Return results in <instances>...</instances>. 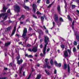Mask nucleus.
Wrapping results in <instances>:
<instances>
[{
    "instance_id": "nucleus-2",
    "label": "nucleus",
    "mask_w": 79,
    "mask_h": 79,
    "mask_svg": "<svg viewBox=\"0 0 79 79\" xmlns=\"http://www.w3.org/2000/svg\"><path fill=\"white\" fill-rule=\"evenodd\" d=\"M27 32V29H26V28H24L23 31V33L22 35V37H23V39H25L27 38V37H25V36H26V33Z\"/></svg>"
},
{
    "instance_id": "nucleus-39",
    "label": "nucleus",
    "mask_w": 79,
    "mask_h": 79,
    "mask_svg": "<svg viewBox=\"0 0 79 79\" xmlns=\"http://www.w3.org/2000/svg\"><path fill=\"white\" fill-rule=\"evenodd\" d=\"M6 79V77H0V79Z\"/></svg>"
},
{
    "instance_id": "nucleus-35",
    "label": "nucleus",
    "mask_w": 79,
    "mask_h": 79,
    "mask_svg": "<svg viewBox=\"0 0 79 79\" xmlns=\"http://www.w3.org/2000/svg\"><path fill=\"white\" fill-rule=\"evenodd\" d=\"M50 64H51V65H53V59H51V61L50 62Z\"/></svg>"
},
{
    "instance_id": "nucleus-64",
    "label": "nucleus",
    "mask_w": 79,
    "mask_h": 79,
    "mask_svg": "<svg viewBox=\"0 0 79 79\" xmlns=\"http://www.w3.org/2000/svg\"><path fill=\"white\" fill-rule=\"evenodd\" d=\"M77 13L79 14V10H77Z\"/></svg>"
},
{
    "instance_id": "nucleus-23",
    "label": "nucleus",
    "mask_w": 79,
    "mask_h": 79,
    "mask_svg": "<svg viewBox=\"0 0 79 79\" xmlns=\"http://www.w3.org/2000/svg\"><path fill=\"white\" fill-rule=\"evenodd\" d=\"M64 2L65 4V8H66V7H67V3H66V2L65 0H64Z\"/></svg>"
},
{
    "instance_id": "nucleus-5",
    "label": "nucleus",
    "mask_w": 79,
    "mask_h": 79,
    "mask_svg": "<svg viewBox=\"0 0 79 79\" xmlns=\"http://www.w3.org/2000/svg\"><path fill=\"white\" fill-rule=\"evenodd\" d=\"M54 19L55 21L56 22V23L58 24L59 23V21H58V15L57 14H55L54 15Z\"/></svg>"
},
{
    "instance_id": "nucleus-10",
    "label": "nucleus",
    "mask_w": 79,
    "mask_h": 79,
    "mask_svg": "<svg viewBox=\"0 0 79 79\" xmlns=\"http://www.w3.org/2000/svg\"><path fill=\"white\" fill-rule=\"evenodd\" d=\"M23 60L22 59H20V60H17V63L18 64H21L23 63Z\"/></svg>"
},
{
    "instance_id": "nucleus-51",
    "label": "nucleus",
    "mask_w": 79,
    "mask_h": 79,
    "mask_svg": "<svg viewBox=\"0 0 79 79\" xmlns=\"http://www.w3.org/2000/svg\"><path fill=\"white\" fill-rule=\"evenodd\" d=\"M52 23L53 24V26H55V22H53Z\"/></svg>"
},
{
    "instance_id": "nucleus-41",
    "label": "nucleus",
    "mask_w": 79,
    "mask_h": 79,
    "mask_svg": "<svg viewBox=\"0 0 79 79\" xmlns=\"http://www.w3.org/2000/svg\"><path fill=\"white\" fill-rule=\"evenodd\" d=\"M28 51H29V52H33L32 49L31 50V48L28 49Z\"/></svg>"
},
{
    "instance_id": "nucleus-9",
    "label": "nucleus",
    "mask_w": 79,
    "mask_h": 79,
    "mask_svg": "<svg viewBox=\"0 0 79 79\" xmlns=\"http://www.w3.org/2000/svg\"><path fill=\"white\" fill-rule=\"evenodd\" d=\"M71 71V69H70V67L69 66V64H68V75H69V74H70V71Z\"/></svg>"
},
{
    "instance_id": "nucleus-55",
    "label": "nucleus",
    "mask_w": 79,
    "mask_h": 79,
    "mask_svg": "<svg viewBox=\"0 0 79 79\" xmlns=\"http://www.w3.org/2000/svg\"><path fill=\"white\" fill-rule=\"evenodd\" d=\"M40 42H43V39H41L40 40Z\"/></svg>"
},
{
    "instance_id": "nucleus-37",
    "label": "nucleus",
    "mask_w": 79,
    "mask_h": 79,
    "mask_svg": "<svg viewBox=\"0 0 79 79\" xmlns=\"http://www.w3.org/2000/svg\"><path fill=\"white\" fill-rule=\"evenodd\" d=\"M54 63H55V64L56 66H57V65H58V63H57V61H55L54 62Z\"/></svg>"
},
{
    "instance_id": "nucleus-40",
    "label": "nucleus",
    "mask_w": 79,
    "mask_h": 79,
    "mask_svg": "<svg viewBox=\"0 0 79 79\" xmlns=\"http://www.w3.org/2000/svg\"><path fill=\"white\" fill-rule=\"evenodd\" d=\"M31 46V45L30 44H28L27 46V47H30Z\"/></svg>"
},
{
    "instance_id": "nucleus-49",
    "label": "nucleus",
    "mask_w": 79,
    "mask_h": 79,
    "mask_svg": "<svg viewBox=\"0 0 79 79\" xmlns=\"http://www.w3.org/2000/svg\"><path fill=\"white\" fill-rule=\"evenodd\" d=\"M15 36H17V37H20V35H19L18 34H16L15 35Z\"/></svg>"
},
{
    "instance_id": "nucleus-47",
    "label": "nucleus",
    "mask_w": 79,
    "mask_h": 79,
    "mask_svg": "<svg viewBox=\"0 0 79 79\" xmlns=\"http://www.w3.org/2000/svg\"><path fill=\"white\" fill-rule=\"evenodd\" d=\"M32 28L31 27H29V31H32Z\"/></svg>"
},
{
    "instance_id": "nucleus-17",
    "label": "nucleus",
    "mask_w": 79,
    "mask_h": 79,
    "mask_svg": "<svg viewBox=\"0 0 79 79\" xmlns=\"http://www.w3.org/2000/svg\"><path fill=\"white\" fill-rule=\"evenodd\" d=\"M41 76H42V75L41 74H39L37 75V77L36 78V79H40L41 77Z\"/></svg>"
},
{
    "instance_id": "nucleus-58",
    "label": "nucleus",
    "mask_w": 79,
    "mask_h": 79,
    "mask_svg": "<svg viewBox=\"0 0 79 79\" xmlns=\"http://www.w3.org/2000/svg\"><path fill=\"white\" fill-rule=\"evenodd\" d=\"M69 20V21H72V19H71V18H69V19H68Z\"/></svg>"
},
{
    "instance_id": "nucleus-7",
    "label": "nucleus",
    "mask_w": 79,
    "mask_h": 79,
    "mask_svg": "<svg viewBox=\"0 0 79 79\" xmlns=\"http://www.w3.org/2000/svg\"><path fill=\"white\" fill-rule=\"evenodd\" d=\"M33 52L35 53L36 52H37L38 49H37V47H35L33 48L32 49Z\"/></svg>"
},
{
    "instance_id": "nucleus-18",
    "label": "nucleus",
    "mask_w": 79,
    "mask_h": 79,
    "mask_svg": "<svg viewBox=\"0 0 79 79\" xmlns=\"http://www.w3.org/2000/svg\"><path fill=\"white\" fill-rule=\"evenodd\" d=\"M24 66V64H23V65L22 66L21 68L20 69L19 71V74H21V71H22V69H23V67Z\"/></svg>"
},
{
    "instance_id": "nucleus-63",
    "label": "nucleus",
    "mask_w": 79,
    "mask_h": 79,
    "mask_svg": "<svg viewBox=\"0 0 79 79\" xmlns=\"http://www.w3.org/2000/svg\"><path fill=\"white\" fill-rule=\"evenodd\" d=\"M40 56H44V55H43L42 53H41Z\"/></svg>"
},
{
    "instance_id": "nucleus-26",
    "label": "nucleus",
    "mask_w": 79,
    "mask_h": 79,
    "mask_svg": "<svg viewBox=\"0 0 79 79\" xmlns=\"http://www.w3.org/2000/svg\"><path fill=\"white\" fill-rule=\"evenodd\" d=\"M15 31H13L12 32V34L10 36V37L11 38V37H12V36L14 34H15Z\"/></svg>"
},
{
    "instance_id": "nucleus-32",
    "label": "nucleus",
    "mask_w": 79,
    "mask_h": 79,
    "mask_svg": "<svg viewBox=\"0 0 79 79\" xmlns=\"http://www.w3.org/2000/svg\"><path fill=\"white\" fill-rule=\"evenodd\" d=\"M73 52H76V48L74 47L73 49Z\"/></svg>"
},
{
    "instance_id": "nucleus-6",
    "label": "nucleus",
    "mask_w": 79,
    "mask_h": 79,
    "mask_svg": "<svg viewBox=\"0 0 79 79\" xmlns=\"http://www.w3.org/2000/svg\"><path fill=\"white\" fill-rule=\"evenodd\" d=\"M33 10L34 11V13H35V11H36V8L37 7V5H36L34 4L32 5Z\"/></svg>"
},
{
    "instance_id": "nucleus-28",
    "label": "nucleus",
    "mask_w": 79,
    "mask_h": 79,
    "mask_svg": "<svg viewBox=\"0 0 79 79\" xmlns=\"http://www.w3.org/2000/svg\"><path fill=\"white\" fill-rule=\"evenodd\" d=\"M57 66H58V67L60 68V67H61V64L60 63H59L58 64H57Z\"/></svg>"
},
{
    "instance_id": "nucleus-54",
    "label": "nucleus",
    "mask_w": 79,
    "mask_h": 79,
    "mask_svg": "<svg viewBox=\"0 0 79 79\" xmlns=\"http://www.w3.org/2000/svg\"><path fill=\"white\" fill-rule=\"evenodd\" d=\"M50 48H48L47 49V52H49L50 51Z\"/></svg>"
},
{
    "instance_id": "nucleus-33",
    "label": "nucleus",
    "mask_w": 79,
    "mask_h": 79,
    "mask_svg": "<svg viewBox=\"0 0 79 79\" xmlns=\"http://www.w3.org/2000/svg\"><path fill=\"white\" fill-rule=\"evenodd\" d=\"M46 66L48 68V69H50V68H51V66H49L48 65V64H46Z\"/></svg>"
},
{
    "instance_id": "nucleus-24",
    "label": "nucleus",
    "mask_w": 79,
    "mask_h": 79,
    "mask_svg": "<svg viewBox=\"0 0 79 79\" xmlns=\"http://www.w3.org/2000/svg\"><path fill=\"white\" fill-rule=\"evenodd\" d=\"M76 39L78 41H79V35H78L76 36Z\"/></svg>"
},
{
    "instance_id": "nucleus-3",
    "label": "nucleus",
    "mask_w": 79,
    "mask_h": 79,
    "mask_svg": "<svg viewBox=\"0 0 79 79\" xmlns=\"http://www.w3.org/2000/svg\"><path fill=\"white\" fill-rule=\"evenodd\" d=\"M7 13H2L1 14H0V18H2H2H4L3 19L4 21L6 19L8 16L7 15Z\"/></svg>"
},
{
    "instance_id": "nucleus-46",
    "label": "nucleus",
    "mask_w": 79,
    "mask_h": 79,
    "mask_svg": "<svg viewBox=\"0 0 79 79\" xmlns=\"http://www.w3.org/2000/svg\"><path fill=\"white\" fill-rule=\"evenodd\" d=\"M28 57H30V58H32L33 57V56L32 55H28Z\"/></svg>"
},
{
    "instance_id": "nucleus-43",
    "label": "nucleus",
    "mask_w": 79,
    "mask_h": 79,
    "mask_svg": "<svg viewBox=\"0 0 79 79\" xmlns=\"http://www.w3.org/2000/svg\"><path fill=\"white\" fill-rule=\"evenodd\" d=\"M33 17H34V18H36V19L37 18V16H36L35 15H33Z\"/></svg>"
},
{
    "instance_id": "nucleus-31",
    "label": "nucleus",
    "mask_w": 79,
    "mask_h": 79,
    "mask_svg": "<svg viewBox=\"0 0 79 79\" xmlns=\"http://www.w3.org/2000/svg\"><path fill=\"white\" fill-rule=\"evenodd\" d=\"M45 71L46 72V74H48V75H50V73H49V72H48V71H47V70H45Z\"/></svg>"
},
{
    "instance_id": "nucleus-30",
    "label": "nucleus",
    "mask_w": 79,
    "mask_h": 79,
    "mask_svg": "<svg viewBox=\"0 0 79 79\" xmlns=\"http://www.w3.org/2000/svg\"><path fill=\"white\" fill-rule=\"evenodd\" d=\"M76 7V5H72V9H74V8H75V7Z\"/></svg>"
},
{
    "instance_id": "nucleus-52",
    "label": "nucleus",
    "mask_w": 79,
    "mask_h": 79,
    "mask_svg": "<svg viewBox=\"0 0 79 79\" xmlns=\"http://www.w3.org/2000/svg\"><path fill=\"white\" fill-rule=\"evenodd\" d=\"M40 12H39V11H37V12H36V14H37V15H39V14H40Z\"/></svg>"
},
{
    "instance_id": "nucleus-15",
    "label": "nucleus",
    "mask_w": 79,
    "mask_h": 79,
    "mask_svg": "<svg viewBox=\"0 0 79 79\" xmlns=\"http://www.w3.org/2000/svg\"><path fill=\"white\" fill-rule=\"evenodd\" d=\"M57 10L59 12H60L61 11V9H60V6L59 5H58L57 8Z\"/></svg>"
},
{
    "instance_id": "nucleus-48",
    "label": "nucleus",
    "mask_w": 79,
    "mask_h": 79,
    "mask_svg": "<svg viewBox=\"0 0 79 79\" xmlns=\"http://www.w3.org/2000/svg\"><path fill=\"white\" fill-rule=\"evenodd\" d=\"M7 13H10V9H9L7 11Z\"/></svg>"
},
{
    "instance_id": "nucleus-8",
    "label": "nucleus",
    "mask_w": 79,
    "mask_h": 79,
    "mask_svg": "<svg viewBox=\"0 0 79 79\" xmlns=\"http://www.w3.org/2000/svg\"><path fill=\"white\" fill-rule=\"evenodd\" d=\"M64 55L65 57H68V51L66 50L64 52Z\"/></svg>"
},
{
    "instance_id": "nucleus-53",
    "label": "nucleus",
    "mask_w": 79,
    "mask_h": 79,
    "mask_svg": "<svg viewBox=\"0 0 79 79\" xmlns=\"http://www.w3.org/2000/svg\"><path fill=\"white\" fill-rule=\"evenodd\" d=\"M20 24H23L24 23V22H20Z\"/></svg>"
},
{
    "instance_id": "nucleus-59",
    "label": "nucleus",
    "mask_w": 79,
    "mask_h": 79,
    "mask_svg": "<svg viewBox=\"0 0 79 79\" xmlns=\"http://www.w3.org/2000/svg\"><path fill=\"white\" fill-rule=\"evenodd\" d=\"M31 74H30V75H29V76L28 77V78L27 79H30V77H31Z\"/></svg>"
},
{
    "instance_id": "nucleus-13",
    "label": "nucleus",
    "mask_w": 79,
    "mask_h": 79,
    "mask_svg": "<svg viewBox=\"0 0 79 79\" xmlns=\"http://www.w3.org/2000/svg\"><path fill=\"white\" fill-rule=\"evenodd\" d=\"M38 31L39 32V34H42V35L44 34V32H43V31L42 30H38Z\"/></svg>"
},
{
    "instance_id": "nucleus-57",
    "label": "nucleus",
    "mask_w": 79,
    "mask_h": 79,
    "mask_svg": "<svg viewBox=\"0 0 79 79\" xmlns=\"http://www.w3.org/2000/svg\"><path fill=\"white\" fill-rule=\"evenodd\" d=\"M12 63H10L9 64V66H12Z\"/></svg>"
},
{
    "instance_id": "nucleus-38",
    "label": "nucleus",
    "mask_w": 79,
    "mask_h": 79,
    "mask_svg": "<svg viewBox=\"0 0 79 79\" xmlns=\"http://www.w3.org/2000/svg\"><path fill=\"white\" fill-rule=\"evenodd\" d=\"M46 3L47 4H49V3H50V1H49V0H47Z\"/></svg>"
},
{
    "instance_id": "nucleus-61",
    "label": "nucleus",
    "mask_w": 79,
    "mask_h": 79,
    "mask_svg": "<svg viewBox=\"0 0 79 79\" xmlns=\"http://www.w3.org/2000/svg\"><path fill=\"white\" fill-rule=\"evenodd\" d=\"M45 32H46L47 33V34H48V30H46Z\"/></svg>"
},
{
    "instance_id": "nucleus-22",
    "label": "nucleus",
    "mask_w": 79,
    "mask_h": 79,
    "mask_svg": "<svg viewBox=\"0 0 79 79\" xmlns=\"http://www.w3.org/2000/svg\"><path fill=\"white\" fill-rule=\"evenodd\" d=\"M24 8L26 9V10H29V7L28 6H24Z\"/></svg>"
},
{
    "instance_id": "nucleus-19",
    "label": "nucleus",
    "mask_w": 79,
    "mask_h": 79,
    "mask_svg": "<svg viewBox=\"0 0 79 79\" xmlns=\"http://www.w3.org/2000/svg\"><path fill=\"white\" fill-rule=\"evenodd\" d=\"M54 3L55 2L54 1L52 3L49 5V6L48 7V8H50V7L52 6V5H53V3Z\"/></svg>"
},
{
    "instance_id": "nucleus-36",
    "label": "nucleus",
    "mask_w": 79,
    "mask_h": 79,
    "mask_svg": "<svg viewBox=\"0 0 79 79\" xmlns=\"http://www.w3.org/2000/svg\"><path fill=\"white\" fill-rule=\"evenodd\" d=\"M15 52L19 53V51H18V49H15Z\"/></svg>"
},
{
    "instance_id": "nucleus-21",
    "label": "nucleus",
    "mask_w": 79,
    "mask_h": 79,
    "mask_svg": "<svg viewBox=\"0 0 79 79\" xmlns=\"http://www.w3.org/2000/svg\"><path fill=\"white\" fill-rule=\"evenodd\" d=\"M20 58V55H18V56L16 57L17 61H18L19 60V59Z\"/></svg>"
},
{
    "instance_id": "nucleus-34",
    "label": "nucleus",
    "mask_w": 79,
    "mask_h": 79,
    "mask_svg": "<svg viewBox=\"0 0 79 79\" xmlns=\"http://www.w3.org/2000/svg\"><path fill=\"white\" fill-rule=\"evenodd\" d=\"M59 19L60 21H61L62 22H63V21H63V19L62 18L60 17Z\"/></svg>"
},
{
    "instance_id": "nucleus-50",
    "label": "nucleus",
    "mask_w": 79,
    "mask_h": 79,
    "mask_svg": "<svg viewBox=\"0 0 79 79\" xmlns=\"http://www.w3.org/2000/svg\"><path fill=\"white\" fill-rule=\"evenodd\" d=\"M40 47L41 48H42L43 47V45L42 44H40Z\"/></svg>"
},
{
    "instance_id": "nucleus-1",
    "label": "nucleus",
    "mask_w": 79,
    "mask_h": 79,
    "mask_svg": "<svg viewBox=\"0 0 79 79\" xmlns=\"http://www.w3.org/2000/svg\"><path fill=\"white\" fill-rule=\"evenodd\" d=\"M44 42L45 44H44V47L43 51V52L44 54L45 55V52H46V49L47 48V45L48 44V42H50V40H49V38L47 36L44 35Z\"/></svg>"
},
{
    "instance_id": "nucleus-11",
    "label": "nucleus",
    "mask_w": 79,
    "mask_h": 79,
    "mask_svg": "<svg viewBox=\"0 0 79 79\" xmlns=\"http://www.w3.org/2000/svg\"><path fill=\"white\" fill-rule=\"evenodd\" d=\"M63 68L64 70L66 69H67V64H64V66H63Z\"/></svg>"
},
{
    "instance_id": "nucleus-62",
    "label": "nucleus",
    "mask_w": 79,
    "mask_h": 79,
    "mask_svg": "<svg viewBox=\"0 0 79 79\" xmlns=\"http://www.w3.org/2000/svg\"><path fill=\"white\" fill-rule=\"evenodd\" d=\"M4 70H8V68H5L4 69Z\"/></svg>"
},
{
    "instance_id": "nucleus-56",
    "label": "nucleus",
    "mask_w": 79,
    "mask_h": 79,
    "mask_svg": "<svg viewBox=\"0 0 79 79\" xmlns=\"http://www.w3.org/2000/svg\"><path fill=\"white\" fill-rule=\"evenodd\" d=\"M54 74H56V70L55 69V70L54 71Z\"/></svg>"
},
{
    "instance_id": "nucleus-4",
    "label": "nucleus",
    "mask_w": 79,
    "mask_h": 79,
    "mask_svg": "<svg viewBox=\"0 0 79 79\" xmlns=\"http://www.w3.org/2000/svg\"><path fill=\"white\" fill-rule=\"evenodd\" d=\"M15 11L17 12V13H19V11H20V10H21V7L19 6L15 5Z\"/></svg>"
},
{
    "instance_id": "nucleus-12",
    "label": "nucleus",
    "mask_w": 79,
    "mask_h": 79,
    "mask_svg": "<svg viewBox=\"0 0 79 79\" xmlns=\"http://www.w3.org/2000/svg\"><path fill=\"white\" fill-rule=\"evenodd\" d=\"M7 9V8H6L5 7H3V10H1V12H6V10Z\"/></svg>"
},
{
    "instance_id": "nucleus-16",
    "label": "nucleus",
    "mask_w": 79,
    "mask_h": 79,
    "mask_svg": "<svg viewBox=\"0 0 79 79\" xmlns=\"http://www.w3.org/2000/svg\"><path fill=\"white\" fill-rule=\"evenodd\" d=\"M12 27L11 26H10L9 27L6 28L7 31H10L11 29V28Z\"/></svg>"
},
{
    "instance_id": "nucleus-27",
    "label": "nucleus",
    "mask_w": 79,
    "mask_h": 79,
    "mask_svg": "<svg viewBox=\"0 0 79 79\" xmlns=\"http://www.w3.org/2000/svg\"><path fill=\"white\" fill-rule=\"evenodd\" d=\"M21 18H22L23 19H24L25 18V16L24 15H22L21 16Z\"/></svg>"
},
{
    "instance_id": "nucleus-25",
    "label": "nucleus",
    "mask_w": 79,
    "mask_h": 79,
    "mask_svg": "<svg viewBox=\"0 0 79 79\" xmlns=\"http://www.w3.org/2000/svg\"><path fill=\"white\" fill-rule=\"evenodd\" d=\"M45 62L46 63V64H49V62H47V61H48V59H45Z\"/></svg>"
},
{
    "instance_id": "nucleus-45",
    "label": "nucleus",
    "mask_w": 79,
    "mask_h": 79,
    "mask_svg": "<svg viewBox=\"0 0 79 79\" xmlns=\"http://www.w3.org/2000/svg\"><path fill=\"white\" fill-rule=\"evenodd\" d=\"M40 19L41 20H44V17L42 16L40 18Z\"/></svg>"
},
{
    "instance_id": "nucleus-14",
    "label": "nucleus",
    "mask_w": 79,
    "mask_h": 79,
    "mask_svg": "<svg viewBox=\"0 0 79 79\" xmlns=\"http://www.w3.org/2000/svg\"><path fill=\"white\" fill-rule=\"evenodd\" d=\"M11 44V42H9L7 43H5V47H8V45Z\"/></svg>"
},
{
    "instance_id": "nucleus-42",
    "label": "nucleus",
    "mask_w": 79,
    "mask_h": 79,
    "mask_svg": "<svg viewBox=\"0 0 79 79\" xmlns=\"http://www.w3.org/2000/svg\"><path fill=\"white\" fill-rule=\"evenodd\" d=\"M16 27H14V28L13 31H14V32H15L16 30Z\"/></svg>"
},
{
    "instance_id": "nucleus-44",
    "label": "nucleus",
    "mask_w": 79,
    "mask_h": 79,
    "mask_svg": "<svg viewBox=\"0 0 79 79\" xmlns=\"http://www.w3.org/2000/svg\"><path fill=\"white\" fill-rule=\"evenodd\" d=\"M74 44L75 45H77V42L74 41Z\"/></svg>"
},
{
    "instance_id": "nucleus-29",
    "label": "nucleus",
    "mask_w": 79,
    "mask_h": 79,
    "mask_svg": "<svg viewBox=\"0 0 79 79\" xmlns=\"http://www.w3.org/2000/svg\"><path fill=\"white\" fill-rule=\"evenodd\" d=\"M60 46L61 47V48H62L63 49H64V48H65V46H64V45L62 44Z\"/></svg>"
},
{
    "instance_id": "nucleus-60",
    "label": "nucleus",
    "mask_w": 79,
    "mask_h": 79,
    "mask_svg": "<svg viewBox=\"0 0 79 79\" xmlns=\"http://www.w3.org/2000/svg\"><path fill=\"white\" fill-rule=\"evenodd\" d=\"M31 22L32 24H33V25L34 26V22L33 21H31Z\"/></svg>"
},
{
    "instance_id": "nucleus-20",
    "label": "nucleus",
    "mask_w": 79,
    "mask_h": 79,
    "mask_svg": "<svg viewBox=\"0 0 79 79\" xmlns=\"http://www.w3.org/2000/svg\"><path fill=\"white\" fill-rule=\"evenodd\" d=\"M67 52H68V53H69V55H71V51L70 50L67 49Z\"/></svg>"
}]
</instances>
